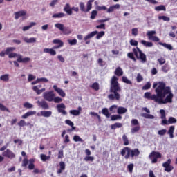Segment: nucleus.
<instances>
[{
  "instance_id": "f257e3e1",
  "label": "nucleus",
  "mask_w": 177,
  "mask_h": 177,
  "mask_svg": "<svg viewBox=\"0 0 177 177\" xmlns=\"http://www.w3.org/2000/svg\"><path fill=\"white\" fill-rule=\"evenodd\" d=\"M153 89H155L156 94H152L151 92H146L144 94L145 99L147 100H153L158 104H167L172 103L174 99V93L171 91V87L167 86L164 82H154Z\"/></svg>"
},
{
  "instance_id": "f03ea898",
  "label": "nucleus",
  "mask_w": 177,
  "mask_h": 177,
  "mask_svg": "<svg viewBox=\"0 0 177 177\" xmlns=\"http://www.w3.org/2000/svg\"><path fill=\"white\" fill-rule=\"evenodd\" d=\"M109 92L111 93L108 95L109 100H120L121 99V95H120L121 86H120V83H118V77L116 76H113L111 79Z\"/></svg>"
},
{
  "instance_id": "7ed1b4c3",
  "label": "nucleus",
  "mask_w": 177,
  "mask_h": 177,
  "mask_svg": "<svg viewBox=\"0 0 177 177\" xmlns=\"http://www.w3.org/2000/svg\"><path fill=\"white\" fill-rule=\"evenodd\" d=\"M120 154L122 156V157H124L125 160H128L129 158L133 160L135 157H138L140 155V151H139V149L137 148L131 149L128 147H124L122 149Z\"/></svg>"
},
{
  "instance_id": "20e7f679",
  "label": "nucleus",
  "mask_w": 177,
  "mask_h": 177,
  "mask_svg": "<svg viewBox=\"0 0 177 177\" xmlns=\"http://www.w3.org/2000/svg\"><path fill=\"white\" fill-rule=\"evenodd\" d=\"M133 53L136 56L138 60H141L142 63H146L147 62V59L146 57V55L142 52V50L139 48V47H136V48H133Z\"/></svg>"
},
{
  "instance_id": "39448f33",
  "label": "nucleus",
  "mask_w": 177,
  "mask_h": 177,
  "mask_svg": "<svg viewBox=\"0 0 177 177\" xmlns=\"http://www.w3.org/2000/svg\"><path fill=\"white\" fill-rule=\"evenodd\" d=\"M106 32L104 31L97 32V30H95L88 34L84 37V41H88V39H91V38H93L95 35L96 36V39H100V38H103L104 37Z\"/></svg>"
},
{
  "instance_id": "423d86ee",
  "label": "nucleus",
  "mask_w": 177,
  "mask_h": 177,
  "mask_svg": "<svg viewBox=\"0 0 177 177\" xmlns=\"http://www.w3.org/2000/svg\"><path fill=\"white\" fill-rule=\"evenodd\" d=\"M92 2H95V0H88L86 4V9L85 8V3L84 2H80L79 6L80 8L81 12L84 13H88L91 9H92Z\"/></svg>"
},
{
  "instance_id": "0eeeda50",
  "label": "nucleus",
  "mask_w": 177,
  "mask_h": 177,
  "mask_svg": "<svg viewBox=\"0 0 177 177\" xmlns=\"http://www.w3.org/2000/svg\"><path fill=\"white\" fill-rule=\"evenodd\" d=\"M162 156L160 152H157L156 151H153L149 155V158L151 160L152 164H156L158 160V158H161Z\"/></svg>"
},
{
  "instance_id": "6e6552de",
  "label": "nucleus",
  "mask_w": 177,
  "mask_h": 177,
  "mask_svg": "<svg viewBox=\"0 0 177 177\" xmlns=\"http://www.w3.org/2000/svg\"><path fill=\"white\" fill-rule=\"evenodd\" d=\"M131 122V127H134L131 129V133H136V132H139L140 131V125H139V120H138V119H132Z\"/></svg>"
},
{
  "instance_id": "1a4fd4ad",
  "label": "nucleus",
  "mask_w": 177,
  "mask_h": 177,
  "mask_svg": "<svg viewBox=\"0 0 177 177\" xmlns=\"http://www.w3.org/2000/svg\"><path fill=\"white\" fill-rule=\"evenodd\" d=\"M156 30L148 31L147 32V37H148V39H149V41H153V42H158L160 41V38H158V37L157 36H154L156 35Z\"/></svg>"
},
{
  "instance_id": "9d476101",
  "label": "nucleus",
  "mask_w": 177,
  "mask_h": 177,
  "mask_svg": "<svg viewBox=\"0 0 177 177\" xmlns=\"http://www.w3.org/2000/svg\"><path fill=\"white\" fill-rule=\"evenodd\" d=\"M43 97L45 100H47V102H53V99L55 98V93L53 91L44 92Z\"/></svg>"
},
{
  "instance_id": "9b49d317",
  "label": "nucleus",
  "mask_w": 177,
  "mask_h": 177,
  "mask_svg": "<svg viewBox=\"0 0 177 177\" xmlns=\"http://www.w3.org/2000/svg\"><path fill=\"white\" fill-rule=\"evenodd\" d=\"M162 167L165 168V172H171L174 170V166L171 165V159H168L167 162L162 163Z\"/></svg>"
},
{
  "instance_id": "f8f14e48",
  "label": "nucleus",
  "mask_w": 177,
  "mask_h": 177,
  "mask_svg": "<svg viewBox=\"0 0 177 177\" xmlns=\"http://www.w3.org/2000/svg\"><path fill=\"white\" fill-rule=\"evenodd\" d=\"M2 156L3 157H6L7 158H10V160H12V158H15L16 157L15 153H13V151H12L9 149H7L6 151H4L2 153Z\"/></svg>"
},
{
  "instance_id": "ddd939ff",
  "label": "nucleus",
  "mask_w": 177,
  "mask_h": 177,
  "mask_svg": "<svg viewBox=\"0 0 177 177\" xmlns=\"http://www.w3.org/2000/svg\"><path fill=\"white\" fill-rule=\"evenodd\" d=\"M142 110L147 113H142L141 115L144 118H147V120H154V115L150 114V109H147V107L142 108Z\"/></svg>"
},
{
  "instance_id": "4468645a",
  "label": "nucleus",
  "mask_w": 177,
  "mask_h": 177,
  "mask_svg": "<svg viewBox=\"0 0 177 177\" xmlns=\"http://www.w3.org/2000/svg\"><path fill=\"white\" fill-rule=\"evenodd\" d=\"M53 44L56 45L53 46V49H60V48H63V46H64V43L59 39L53 40Z\"/></svg>"
},
{
  "instance_id": "2eb2a0df",
  "label": "nucleus",
  "mask_w": 177,
  "mask_h": 177,
  "mask_svg": "<svg viewBox=\"0 0 177 177\" xmlns=\"http://www.w3.org/2000/svg\"><path fill=\"white\" fill-rule=\"evenodd\" d=\"M160 113L161 115L160 118L162 120L161 122L162 125H169L168 120H167V116L165 115V111L164 109L160 110Z\"/></svg>"
},
{
  "instance_id": "dca6fc26",
  "label": "nucleus",
  "mask_w": 177,
  "mask_h": 177,
  "mask_svg": "<svg viewBox=\"0 0 177 177\" xmlns=\"http://www.w3.org/2000/svg\"><path fill=\"white\" fill-rule=\"evenodd\" d=\"M42 88L41 84L34 86L32 87V91H34V92H35L37 93V95H41V93H42V92H45V91H46L45 88Z\"/></svg>"
},
{
  "instance_id": "f3484780",
  "label": "nucleus",
  "mask_w": 177,
  "mask_h": 177,
  "mask_svg": "<svg viewBox=\"0 0 177 177\" xmlns=\"http://www.w3.org/2000/svg\"><path fill=\"white\" fill-rule=\"evenodd\" d=\"M64 109H66V105H64L63 103L57 105V110L58 113H62L63 115H67V112L66 110H64Z\"/></svg>"
},
{
  "instance_id": "a211bd4d",
  "label": "nucleus",
  "mask_w": 177,
  "mask_h": 177,
  "mask_svg": "<svg viewBox=\"0 0 177 177\" xmlns=\"http://www.w3.org/2000/svg\"><path fill=\"white\" fill-rule=\"evenodd\" d=\"M17 62L18 63H29V62H31V58L30 57L23 58V55L19 54L18 58L17 59Z\"/></svg>"
},
{
  "instance_id": "6ab92c4d",
  "label": "nucleus",
  "mask_w": 177,
  "mask_h": 177,
  "mask_svg": "<svg viewBox=\"0 0 177 177\" xmlns=\"http://www.w3.org/2000/svg\"><path fill=\"white\" fill-rule=\"evenodd\" d=\"M15 20H18L20 17H23L27 15V11L26 10H22L21 11L15 12L14 13Z\"/></svg>"
},
{
  "instance_id": "aec40b11",
  "label": "nucleus",
  "mask_w": 177,
  "mask_h": 177,
  "mask_svg": "<svg viewBox=\"0 0 177 177\" xmlns=\"http://www.w3.org/2000/svg\"><path fill=\"white\" fill-rule=\"evenodd\" d=\"M53 89H54V91H55V92H57L58 95H59V96H62V97H66V93H64L63 89L57 87V85L53 86Z\"/></svg>"
},
{
  "instance_id": "412c9836",
  "label": "nucleus",
  "mask_w": 177,
  "mask_h": 177,
  "mask_svg": "<svg viewBox=\"0 0 177 177\" xmlns=\"http://www.w3.org/2000/svg\"><path fill=\"white\" fill-rule=\"evenodd\" d=\"M37 104L39 107H41V109H44V110L49 109V104H48V102L46 101H37Z\"/></svg>"
},
{
  "instance_id": "4be33fe9",
  "label": "nucleus",
  "mask_w": 177,
  "mask_h": 177,
  "mask_svg": "<svg viewBox=\"0 0 177 177\" xmlns=\"http://www.w3.org/2000/svg\"><path fill=\"white\" fill-rule=\"evenodd\" d=\"M37 114V111H30L24 113L22 116L21 118L24 120H26V118H28V117H31V115H35Z\"/></svg>"
},
{
  "instance_id": "5701e85b",
  "label": "nucleus",
  "mask_w": 177,
  "mask_h": 177,
  "mask_svg": "<svg viewBox=\"0 0 177 177\" xmlns=\"http://www.w3.org/2000/svg\"><path fill=\"white\" fill-rule=\"evenodd\" d=\"M120 8H121L120 4L111 6L107 10V13H113V12H114L116 9H120Z\"/></svg>"
},
{
  "instance_id": "b1692460",
  "label": "nucleus",
  "mask_w": 177,
  "mask_h": 177,
  "mask_svg": "<svg viewBox=\"0 0 177 177\" xmlns=\"http://www.w3.org/2000/svg\"><path fill=\"white\" fill-rule=\"evenodd\" d=\"M64 11L67 13V15H69V16H71L73 15V9L71 7H70L69 3H66L64 8Z\"/></svg>"
},
{
  "instance_id": "393cba45",
  "label": "nucleus",
  "mask_w": 177,
  "mask_h": 177,
  "mask_svg": "<svg viewBox=\"0 0 177 177\" xmlns=\"http://www.w3.org/2000/svg\"><path fill=\"white\" fill-rule=\"evenodd\" d=\"M44 53H49L50 56H56V50H55V48H44L43 50Z\"/></svg>"
},
{
  "instance_id": "a878e982",
  "label": "nucleus",
  "mask_w": 177,
  "mask_h": 177,
  "mask_svg": "<svg viewBox=\"0 0 177 177\" xmlns=\"http://www.w3.org/2000/svg\"><path fill=\"white\" fill-rule=\"evenodd\" d=\"M174 132H175V126H170L167 135H169L170 139H174Z\"/></svg>"
},
{
  "instance_id": "bb28decb",
  "label": "nucleus",
  "mask_w": 177,
  "mask_h": 177,
  "mask_svg": "<svg viewBox=\"0 0 177 177\" xmlns=\"http://www.w3.org/2000/svg\"><path fill=\"white\" fill-rule=\"evenodd\" d=\"M34 162H35V159L30 158L29 160V165L28 166V169H30V171H32V169L35 168V165L34 164Z\"/></svg>"
},
{
  "instance_id": "cd10ccee",
  "label": "nucleus",
  "mask_w": 177,
  "mask_h": 177,
  "mask_svg": "<svg viewBox=\"0 0 177 177\" xmlns=\"http://www.w3.org/2000/svg\"><path fill=\"white\" fill-rule=\"evenodd\" d=\"M114 73L115 75H117V77H122V75H124V71L121 67L116 68Z\"/></svg>"
},
{
  "instance_id": "c85d7f7f",
  "label": "nucleus",
  "mask_w": 177,
  "mask_h": 177,
  "mask_svg": "<svg viewBox=\"0 0 177 177\" xmlns=\"http://www.w3.org/2000/svg\"><path fill=\"white\" fill-rule=\"evenodd\" d=\"M41 115H42V117H46V118H48L50 117V115H52V111H41L40 112Z\"/></svg>"
},
{
  "instance_id": "c756f323",
  "label": "nucleus",
  "mask_w": 177,
  "mask_h": 177,
  "mask_svg": "<svg viewBox=\"0 0 177 177\" xmlns=\"http://www.w3.org/2000/svg\"><path fill=\"white\" fill-rule=\"evenodd\" d=\"M90 88L93 89V91H97L99 89H100V85L97 82H94L90 86Z\"/></svg>"
},
{
  "instance_id": "7c9ffc66",
  "label": "nucleus",
  "mask_w": 177,
  "mask_h": 177,
  "mask_svg": "<svg viewBox=\"0 0 177 177\" xmlns=\"http://www.w3.org/2000/svg\"><path fill=\"white\" fill-rule=\"evenodd\" d=\"M155 10L156 12H161V10L163 12H167V8L164 5H160L155 7Z\"/></svg>"
},
{
  "instance_id": "2f4dec72",
  "label": "nucleus",
  "mask_w": 177,
  "mask_h": 177,
  "mask_svg": "<svg viewBox=\"0 0 177 177\" xmlns=\"http://www.w3.org/2000/svg\"><path fill=\"white\" fill-rule=\"evenodd\" d=\"M66 16V14L64 12H59L57 14H53L52 16L53 19H62V17H64Z\"/></svg>"
},
{
  "instance_id": "473e14b6",
  "label": "nucleus",
  "mask_w": 177,
  "mask_h": 177,
  "mask_svg": "<svg viewBox=\"0 0 177 177\" xmlns=\"http://www.w3.org/2000/svg\"><path fill=\"white\" fill-rule=\"evenodd\" d=\"M102 113L106 118H110V115H111V113L109 112V109L107 108L102 109Z\"/></svg>"
},
{
  "instance_id": "72a5a7b5",
  "label": "nucleus",
  "mask_w": 177,
  "mask_h": 177,
  "mask_svg": "<svg viewBox=\"0 0 177 177\" xmlns=\"http://www.w3.org/2000/svg\"><path fill=\"white\" fill-rule=\"evenodd\" d=\"M140 42L142 45H144L146 48H151L153 46V42L146 41V40H142Z\"/></svg>"
},
{
  "instance_id": "f704fd0d",
  "label": "nucleus",
  "mask_w": 177,
  "mask_h": 177,
  "mask_svg": "<svg viewBox=\"0 0 177 177\" xmlns=\"http://www.w3.org/2000/svg\"><path fill=\"white\" fill-rule=\"evenodd\" d=\"M40 158L43 162H45L46 161H49L50 160V156H46L44 153H41L40 155Z\"/></svg>"
},
{
  "instance_id": "c9c22d12",
  "label": "nucleus",
  "mask_w": 177,
  "mask_h": 177,
  "mask_svg": "<svg viewBox=\"0 0 177 177\" xmlns=\"http://www.w3.org/2000/svg\"><path fill=\"white\" fill-rule=\"evenodd\" d=\"M159 45H161L162 46H164V48H166L167 49H169V50H172L174 48L171 44H168L167 43H162V42H159Z\"/></svg>"
},
{
  "instance_id": "e433bc0d",
  "label": "nucleus",
  "mask_w": 177,
  "mask_h": 177,
  "mask_svg": "<svg viewBox=\"0 0 177 177\" xmlns=\"http://www.w3.org/2000/svg\"><path fill=\"white\" fill-rule=\"evenodd\" d=\"M34 26H37V23L30 22V25L23 27V31H27V30H28L29 28H31L32 27H34Z\"/></svg>"
},
{
  "instance_id": "4c0bfd02",
  "label": "nucleus",
  "mask_w": 177,
  "mask_h": 177,
  "mask_svg": "<svg viewBox=\"0 0 177 177\" xmlns=\"http://www.w3.org/2000/svg\"><path fill=\"white\" fill-rule=\"evenodd\" d=\"M16 50V47H8L6 48V55H10L12 52H15Z\"/></svg>"
},
{
  "instance_id": "58836bf2",
  "label": "nucleus",
  "mask_w": 177,
  "mask_h": 177,
  "mask_svg": "<svg viewBox=\"0 0 177 177\" xmlns=\"http://www.w3.org/2000/svg\"><path fill=\"white\" fill-rule=\"evenodd\" d=\"M128 110L126 108L120 106L118 108V114H125Z\"/></svg>"
},
{
  "instance_id": "ea45409f",
  "label": "nucleus",
  "mask_w": 177,
  "mask_h": 177,
  "mask_svg": "<svg viewBox=\"0 0 177 177\" xmlns=\"http://www.w3.org/2000/svg\"><path fill=\"white\" fill-rule=\"evenodd\" d=\"M122 124L120 122H116L111 125V129H117V128H122Z\"/></svg>"
},
{
  "instance_id": "a19ab883",
  "label": "nucleus",
  "mask_w": 177,
  "mask_h": 177,
  "mask_svg": "<svg viewBox=\"0 0 177 177\" xmlns=\"http://www.w3.org/2000/svg\"><path fill=\"white\" fill-rule=\"evenodd\" d=\"M122 141L124 146H128L129 145V140H128V137L125 134L122 136Z\"/></svg>"
},
{
  "instance_id": "79ce46f5",
  "label": "nucleus",
  "mask_w": 177,
  "mask_h": 177,
  "mask_svg": "<svg viewBox=\"0 0 177 177\" xmlns=\"http://www.w3.org/2000/svg\"><path fill=\"white\" fill-rule=\"evenodd\" d=\"M24 41H25V42L27 44H34L35 42H37V38L31 37L29 39H24Z\"/></svg>"
},
{
  "instance_id": "37998d69",
  "label": "nucleus",
  "mask_w": 177,
  "mask_h": 177,
  "mask_svg": "<svg viewBox=\"0 0 177 177\" xmlns=\"http://www.w3.org/2000/svg\"><path fill=\"white\" fill-rule=\"evenodd\" d=\"M151 88V83L150 82H147L142 88V91H149Z\"/></svg>"
},
{
  "instance_id": "c03bdc74",
  "label": "nucleus",
  "mask_w": 177,
  "mask_h": 177,
  "mask_svg": "<svg viewBox=\"0 0 177 177\" xmlns=\"http://www.w3.org/2000/svg\"><path fill=\"white\" fill-rule=\"evenodd\" d=\"M122 116L120 115H113L111 116V121H117V120H122Z\"/></svg>"
},
{
  "instance_id": "a18cd8bd",
  "label": "nucleus",
  "mask_w": 177,
  "mask_h": 177,
  "mask_svg": "<svg viewBox=\"0 0 177 177\" xmlns=\"http://www.w3.org/2000/svg\"><path fill=\"white\" fill-rule=\"evenodd\" d=\"M1 81H4L5 82H8L9 81V74H5L0 77Z\"/></svg>"
},
{
  "instance_id": "49530a36",
  "label": "nucleus",
  "mask_w": 177,
  "mask_h": 177,
  "mask_svg": "<svg viewBox=\"0 0 177 177\" xmlns=\"http://www.w3.org/2000/svg\"><path fill=\"white\" fill-rule=\"evenodd\" d=\"M158 20H163V21H170L171 18H169V17H167V16H158Z\"/></svg>"
},
{
  "instance_id": "de8ad7c7",
  "label": "nucleus",
  "mask_w": 177,
  "mask_h": 177,
  "mask_svg": "<svg viewBox=\"0 0 177 177\" xmlns=\"http://www.w3.org/2000/svg\"><path fill=\"white\" fill-rule=\"evenodd\" d=\"M122 82H124V84H127L128 85H132V82L131 80H129L127 76H123L122 77Z\"/></svg>"
},
{
  "instance_id": "09e8293b",
  "label": "nucleus",
  "mask_w": 177,
  "mask_h": 177,
  "mask_svg": "<svg viewBox=\"0 0 177 177\" xmlns=\"http://www.w3.org/2000/svg\"><path fill=\"white\" fill-rule=\"evenodd\" d=\"M55 26L60 31H64V25L62 24H55Z\"/></svg>"
},
{
  "instance_id": "8fccbe9b",
  "label": "nucleus",
  "mask_w": 177,
  "mask_h": 177,
  "mask_svg": "<svg viewBox=\"0 0 177 177\" xmlns=\"http://www.w3.org/2000/svg\"><path fill=\"white\" fill-rule=\"evenodd\" d=\"M162 71H163V73H168V71H169V66L168 64H165L162 66Z\"/></svg>"
},
{
  "instance_id": "3c124183",
  "label": "nucleus",
  "mask_w": 177,
  "mask_h": 177,
  "mask_svg": "<svg viewBox=\"0 0 177 177\" xmlns=\"http://www.w3.org/2000/svg\"><path fill=\"white\" fill-rule=\"evenodd\" d=\"M127 57L133 60V62H136V58L135 57V55H133V53L132 52L127 53Z\"/></svg>"
},
{
  "instance_id": "603ef678",
  "label": "nucleus",
  "mask_w": 177,
  "mask_h": 177,
  "mask_svg": "<svg viewBox=\"0 0 177 177\" xmlns=\"http://www.w3.org/2000/svg\"><path fill=\"white\" fill-rule=\"evenodd\" d=\"M24 107L25 109H32V107H34V105H32V104L30 103V102H25L24 103Z\"/></svg>"
},
{
  "instance_id": "864d4df0",
  "label": "nucleus",
  "mask_w": 177,
  "mask_h": 177,
  "mask_svg": "<svg viewBox=\"0 0 177 177\" xmlns=\"http://www.w3.org/2000/svg\"><path fill=\"white\" fill-rule=\"evenodd\" d=\"M73 140L74 142H84V140H82V138H81V137H80L79 136L75 135L73 136Z\"/></svg>"
},
{
  "instance_id": "5fc2aeb1",
  "label": "nucleus",
  "mask_w": 177,
  "mask_h": 177,
  "mask_svg": "<svg viewBox=\"0 0 177 177\" xmlns=\"http://www.w3.org/2000/svg\"><path fill=\"white\" fill-rule=\"evenodd\" d=\"M69 113L70 114H72V115H80V114H81V112L77 110H71Z\"/></svg>"
},
{
  "instance_id": "6e6d98bb",
  "label": "nucleus",
  "mask_w": 177,
  "mask_h": 177,
  "mask_svg": "<svg viewBox=\"0 0 177 177\" xmlns=\"http://www.w3.org/2000/svg\"><path fill=\"white\" fill-rule=\"evenodd\" d=\"M96 16H97V12L96 10H93L91 12V15L90 17V19L92 20H94V19H96Z\"/></svg>"
},
{
  "instance_id": "4d7b16f0",
  "label": "nucleus",
  "mask_w": 177,
  "mask_h": 177,
  "mask_svg": "<svg viewBox=\"0 0 177 177\" xmlns=\"http://www.w3.org/2000/svg\"><path fill=\"white\" fill-rule=\"evenodd\" d=\"M117 109H118V106L117 105H112L109 107V111H111L112 113H115Z\"/></svg>"
},
{
  "instance_id": "13d9d810",
  "label": "nucleus",
  "mask_w": 177,
  "mask_h": 177,
  "mask_svg": "<svg viewBox=\"0 0 177 177\" xmlns=\"http://www.w3.org/2000/svg\"><path fill=\"white\" fill-rule=\"evenodd\" d=\"M176 119H175V118L174 117H170L168 120V123L169 124H176Z\"/></svg>"
},
{
  "instance_id": "bf43d9fd",
  "label": "nucleus",
  "mask_w": 177,
  "mask_h": 177,
  "mask_svg": "<svg viewBox=\"0 0 177 177\" xmlns=\"http://www.w3.org/2000/svg\"><path fill=\"white\" fill-rule=\"evenodd\" d=\"M27 165H28V159H27V158H25L23 160H22V164H21V167H27Z\"/></svg>"
},
{
  "instance_id": "052dcab7",
  "label": "nucleus",
  "mask_w": 177,
  "mask_h": 177,
  "mask_svg": "<svg viewBox=\"0 0 177 177\" xmlns=\"http://www.w3.org/2000/svg\"><path fill=\"white\" fill-rule=\"evenodd\" d=\"M96 28L98 30H106V24H101L100 25L96 26Z\"/></svg>"
},
{
  "instance_id": "680f3d73",
  "label": "nucleus",
  "mask_w": 177,
  "mask_h": 177,
  "mask_svg": "<svg viewBox=\"0 0 177 177\" xmlns=\"http://www.w3.org/2000/svg\"><path fill=\"white\" fill-rule=\"evenodd\" d=\"M68 42L69 45H77V39H69Z\"/></svg>"
},
{
  "instance_id": "e2e57ef3",
  "label": "nucleus",
  "mask_w": 177,
  "mask_h": 177,
  "mask_svg": "<svg viewBox=\"0 0 177 177\" xmlns=\"http://www.w3.org/2000/svg\"><path fill=\"white\" fill-rule=\"evenodd\" d=\"M93 160H95V158L93 156H86L84 158V161H91V162H93Z\"/></svg>"
},
{
  "instance_id": "0e129e2a",
  "label": "nucleus",
  "mask_w": 177,
  "mask_h": 177,
  "mask_svg": "<svg viewBox=\"0 0 177 177\" xmlns=\"http://www.w3.org/2000/svg\"><path fill=\"white\" fill-rule=\"evenodd\" d=\"M62 100H63L60 97H54L53 101L55 102V103H60Z\"/></svg>"
},
{
  "instance_id": "69168bd1",
  "label": "nucleus",
  "mask_w": 177,
  "mask_h": 177,
  "mask_svg": "<svg viewBox=\"0 0 177 177\" xmlns=\"http://www.w3.org/2000/svg\"><path fill=\"white\" fill-rule=\"evenodd\" d=\"M96 9L97 10H107V7H106V6H97L96 7Z\"/></svg>"
},
{
  "instance_id": "338daca9",
  "label": "nucleus",
  "mask_w": 177,
  "mask_h": 177,
  "mask_svg": "<svg viewBox=\"0 0 177 177\" xmlns=\"http://www.w3.org/2000/svg\"><path fill=\"white\" fill-rule=\"evenodd\" d=\"M137 82H142V81H143V77L142 76V75H140V73H138L137 75Z\"/></svg>"
},
{
  "instance_id": "774afa93",
  "label": "nucleus",
  "mask_w": 177,
  "mask_h": 177,
  "mask_svg": "<svg viewBox=\"0 0 177 177\" xmlns=\"http://www.w3.org/2000/svg\"><path fill=\"white\" fill-rule=\"evenodd\" d=\"M17 125L19 127H26V121L25 120H21L19 121V122L17 123Z\"/></svg>"
}]
</instances>
